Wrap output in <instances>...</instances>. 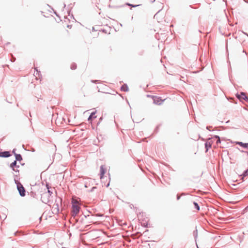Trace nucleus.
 I'll list each match as a JSON object with an SVG mask.
<instances>
[{
    "instance_id": "22",
    "label": "nucleus",
    "mask_w": 248,
    "mask_h": 248,
    "mask_svg": "<svg viewBox=\"0 0 248 248\" xmlns=\"http://www.w3.org/2000/svg\"><path fill=\"white\" fill-rule=\"evenodd\" d=\"M247 208H248V206L247 207Z\"/></svg>"
},
{
    "instance_id": "7",
    "label": "nucleus",
    "mask_w": 248,
    "mask_h": 248,
    "mask_svg": "<svg viewBox=\"0 0 248 248\" xmlns=\"http://www.w3.org/2000/svg\"><path fill=\"white\" fill-rule=\"evenodd\" d=\"M10 167L12 168L13 170L15 171H19L18 168L19 166H16V161H15L11 164Z\"/></svg>"
},
{
    "instance_id": "6",
    "label": "nucleus",
    "mask_w": 248,
    "mask_h": 248,
    "mask_svg": "<svg viewBox=\"0 0 248 248\" xmlns=\"http://www.w3.org/2000/svg\"><path fill=\"white\" fill-rule=\"evenodd\" d=\"M213 142L210 139L208 140L205 143V146L206 148V152H207L209 148L212 146Z\"/></svg>"
},
{
    "instance_id": "8",
    "label": "nucleus",
    "mask_w": 248,
    "mask_h": 248,
    "mask_svg": "<svg viewBox=\"0 0 248 248\" xmlns=\"http://www.w3.org/2000/svg\"><path fill=\"white\" fill-rule=\"evenodd\" d=\"M33 75L35 77L36 79H40L41 74L40 73V72H39L36 68H34V72Z\"/></svg>"
},
{
    "instance_id": "3",
    "label": "nucleus",
    "mask_w": 248,
    "mask_h": 248,
    "mask_svg": "<svg viewBox=\"0 0 248 248\" xmlns=\"http://www.w3.org/2000/svg\"><path fill=\"white\" fill-rule=\"evenodd\" d=\"M152 97L154 101V103L156 105H160L163 102V100L162 99H161L160 97L156 96H152Z\"/></svg>"
},
{
    "instance_id": "9",
    "label": "nucleus",
    "mask_w": 248,
    "mask_h": 248,
    "mask_svg": "<svg viewBox=\"0 0 248 248\" xmlns=\"http://www.w3.org/2000/svg\"><path fill=\"white\" fill-rule=\"evenodd\" d=\"M95 114H96V111L92 112V113L91 114L90 116H89V117L88 118V120L92 121V120L96 118V116Z\"/></svg>"
},
{
    "instance_id": "1",
    "label": "nucleus",
    "mask_w": 248,
    "mask_h": 248,
    "mask_svg": "<svg viewBox=\"0 0 248 248\" xmlns=\"http://www.w3.org/2000/svg\"><path fill=\"white\" fill-rule=\"evenodd\" d=\"M80 209V204L77 199L72 198V214L73 216H77Z\"/></svg>"
},
{
    "instance_id": "10",
    "label": "nucleus",
    "mask_w": 248,
    "mask_h": 248,
    "mask_svg": "<svg viewBox=\"0 0 248 248\" xmlns=\"http://www.w3.org/2000/svg\"><path fill=\"white\" fill-rule=\"evenodd\" d=\"M10 155L9 152H0V156L1 157H9Z\"/></svg>"
},
{
    "instance_id": "11",
    "label": "nucleus",
    "mask_w": 248,
    "mask_h": 248,
    "mask_svg": "<svg viewBox=\"0 0 248 248\" xmlns=\"http://www.w3.org/2000/svg\"><path fill=\"white\" fill-rule=\"evenodd\" d=\"M236 144L244 148H248V143H244L242 142H237Z\"/></svg>"
},
{
    "instance_id": "19",
    "label": "nucleus",
    "mask_w": 248,
    "mask_h": 248,
    "mask_svg": "<svg viewBox=\"0 0 248 248\" xmlns=\"http://www.w3.org/2000/svg\"><path fill=\"white\" fill-rule=\"evenodd\" d=\"M248 174V169L244 172V174H243V175H244V176H247Z\"/></svg>"
},
{
    "instance_id": "18",
    "label": "nucleus",
    "mask_w": 248,
    "mask_h": 248,
    "mask_svg": "<svg viewBox=\"0 0 248 248\" xmlns=\"http://www.w3.org/2000/svg\"><path fill=\"white\" fill-rule=\"evenodd\" d=\"M129 6H132L133 7H137V6H140L141 5L140 4H137V5H133V4H127Z\"/></svg>"
},
{
    "instance_id": "21",
    "label": "nucleus",
    "mask_w": 248,
    "mask_h": 248,
    "mask_svg": "<svg viewBox=\"0 0 248 248\" xmlns=\"http://www.w3.org/2000/svg\"><path fill=\"white\" fill-rule=\"evenodd\" d=\"M93 82H96L97 81H92Z\"/></svg>"
},
{
    "instance_id": "13",
    "label": "nucleus",
    "mask_w": 248,
    "mask_h": 248,
    "mask_svg": "<svg viewBox=\"0 0 248 248\" xmlns=\"http://www.w3.org/2000/svg\"><path fill=\"white\" fill-rule=\"evenodd\" d=\"M46 190H47V192H46L44 194L46 197V198H48L51 195L50 191L48 187H46Z\"/></svg>"
},
{
    "instance_id": "5",
    "label": "nucleus",
    "mask_w": 248,
    "mask_h": 248,
    "mask_svg": "<svg viewBox=\"0 0 248 248\" xmlns=\"http://www.w3.org/2000/svg\"><path fill=\"white\" fill-rule=\"evenodd\" d=\"M107 171V169L104 165H102L100 167V178L102 179L103 178L104 174Z\"/></svg>"
},
{
    "instance_id": "14",
    "label": "nucleus",
    "mask_w": 248,
    "mask_h": 248,
    "mask_svg": "<svg viewBox=\"0 0 248 248\" xmlns=\"http://www.w3.org/2000/svg\"><path fill=\"white\" fill-rule=\"evenodd\" d=\"M77 64L75 63H73L70 65V68L72 70H75L77 68Z\"/></svg>"
},
{
    "instance_id": "12",
    "label": "nucleus",
    "mask_w": 248,
    "mask_h": 248,
    "mask_svg": "<svg viewBox=\"0 0 248 248\" xmlns=\"http://www.w3.org/2000/svg\"><path fill=\"white\" fill-rule=\"evenodd\" d=\"M121 90L124 92H127L128 91V87L126 85L124 84L121 87Z\"/></svg>"
},
{
    "instance_id": "2",
    "label": "nucleus",
    "mask_w": 248,
    "mask_h": 248,
    "mask_svg": "<svg viewBox=\"0 0 248 248\" xmlns=\"http://www.w3.org/2000/svg\"><path fill=\"white\" fill-rule=\"evenodd\" d=\"M17 188L21 196H24L25 195V190L22 185L20 183L17 184Z\"/></svg>"
},
{
    "instance_id": "4",
    "label": "nucleus",
    "mask_w": 248,
    "mask_h": 248,
    "mask_svg": "<svg viewBox=\"0 0 248 248\" xmlns=\"http://www.w3.org/2000/svg\"><path fill=\"white\" fill-rule=\"evenodd\" d=\"M236 96L241 101H248V98L246 94L244 93H241L240 94H237Z\"/></svg>"
},
{
    "instance_id": "20",
    "label": "nucleus",
    "mask_w": 248,
    "mask_h": 248,
    "mask_svg": "<svg viewBox=\"0 0 248 248\" xmlns=\"http://www.w3.org/2000/svg\"><path fill=\"white\" fill-rule=\"evenodd\" d=\"M41 199H42V201H43V202H46V200L44 198V197H43V195H42Z\"/></svg>"
},
{
    "instance_id": "16",
    "label": "nucleus",
    "mask_w": 248,
    "mask_h": 248,
    "mask_svg": "<svg viewBox=\"0 0 248 248\" xmlns=\"http://www.w3.org/2000/svg\"><path fill=\"white\" fill-rule=\"evenodd\" d=\"M214 138H216L217 139V143H218L220 142V140L219 139V137L218 136H215Z\"/></svg>"
},
{
    "instance_id": "15",
    "label": "nucleus",
    "mask_w": 248,
    "mask_h": 248,
    "mask_svg": "<svg viewBox=\"0 0 248 248\" xmlns=\"http://www.w3.org/2000/svg\"><path fill=\"white\" fill-rule=\"evenodd\" d=\"M193 204H194V206H195V208H196L198 211H199V210H200V207H199V206L197 202H194L193 203Z\"/></svg>"
},
{
    "instance_id": "17",
    "label": "nucleus",
    "mask_w": 248,
    "mask_h": 248,
    "mask_svg": "<svg viewBox=\"0 0 248 248\" xmlns=\"http://www.w3.org/2000/svg\"><path fill=\"white\" fill-rule=\"evenodd\" d=\"M16 159L18 160L22 159L21 156L20 155H16Z\"/></svg>"
}]
</instances>
